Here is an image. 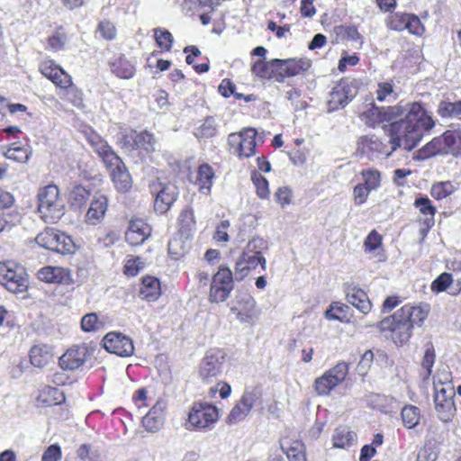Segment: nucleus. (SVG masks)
I'll use <instances>...</instances> for the list:
<instances>
[{
    "label": "nucleus",
    "mask_w": 461,
    "mask_h": 461,
    "mask_svg": "<svg viewBox=\"0 0 461 461\" xmlns=\"http://www.w3.org/2000/svg\"><path fill=\"white\" fill-rule=\"evenodd\" d=\"M165 408L166 402L158 400L143 417L142 424L148 431L156 432L162 427L164 421L163 411Z\"/></svg>",
    "instance_id": "obj_20"
},
{
    "label": "nucleus",
    "mask_w": 461,
    "mask_h": 461,
    "mask_svg": "<svg viewBox=\"0 0 461 461\" xmlns=\"http://www.w3.org/2000/svg\"><path fill=\"white\" fill-rule=\"evenodd\" d=\"M350 307L340 303H333L325 312V317L328 320H337L342 322H348L350 320L349 314Z\"/></svg>",
    "instance_id": "obj_34"
},
{
    "label": "nucleus",
    "mask_w": 461,
    "mask_h": 461,
    "mask_svg": "<svg viewBox=\"0 0 461 461\" xmlns=\"http://www.w3.org/2000/svg\"><path fill=\"white\" fill-rule=\"evenodd\" d=\"M280 62V59H273L269 61L258 59L252 64L251 71L258 77L270 80L274 69L278 68V63Z\"/></svg>",
    "instance_id": "obj_27"
},
{
    "label": "nucleus",
    "mask_w": 461,
    "mask_h": 461,
    "mask_svg": "<svg viewBox=\"0 0 461 461\" xmlns=\"http://www.w3.org/2000/svg\"><path fill=\"white\" fill-rule=\"evenodd\" d=\"M80 461H103V456L98 447L93 445L83 444L77 451Z\"/></svg>",
    "instance_id": "obj_42"
},
{
    "label": "nucleus",
    "mask_w": 461,
    "mask_h": 461,
    "mask_svg": "<svg viewBox=\"0 0 461 461\" xmlns=\"http://www.w3.org/2000/svg\"><path fill=\"white\" fill-rule=\"evenodd\" d=\"M155 194L154 208L159 213L167 212L176 201L179 192L173 183H157L152 185Z\"/></svg>",
    "instance_id": "obj_8"
},
{
    "label": "nucleus",
    "mask_w": 461,
    "mask_h": 461,
    "mask_svg": "<svg viewBox=\"0 0 461 461\" xmlns=\"http://www.w3.org/2000/svg\"><path fill=\"white\" fill-rule=\"evenodd\" d=\"M407 16H408V14H399V13H396V14L391 15L387 21L388 28H390L391 30L396 31V32H402L403 30H406Z\"/></svg>",
    "instance_id": "obj_55"
},
{
    "label": "nucleus",
    "mask_w": 461,
    "mask_h": 461,
    "mask_svg": "<svg viewBox=\"0 0 461 461\" xmlns=\"http://www.w3.org/2000/svg\"><path fill=\"white\" fill-rule=\"evenodd\" d=\"M438 113L441 117H454L461 115V101L457 102H446L439 103L438 107Z\"/></svg>",
    "instance_id": "obj_50"
},
{
    "label": "nucleus",
    "mask_w": 461,
    "mask_h": 461,
    "mask_svg": "<svg viewBox=\"0 0 461 461\" xmlns=\"http://www.w3.org/2000/svg\"><path fill=\"white\" fill-rule=\"evenodd\" d=\"M383 119L391 122L384 127L390 137L392 150L402 147L411 150L421 140L425 131L431 130L435 122L418 102L401 100L396 105L383 107Z\"/></svg>",
    "instance_id": "obj_1"
},
{
    "label": "nucleus",
    "mask_w": 461,
    "mask_h": 461,
    "mask_svg": "<svg viewBox=\"0 0 461 461\" xmlns=\"http://www.w3.org/2000/svg\"><path fill=\"white\" fill-rule=\"evenodd\" d=\"M434 402L439 420L443 422L451 421L456 411L454 399H434Z\"/></svg>",
    "instance_id": "obj_32"
},
{
    "label": "nucleus",
    "mask_w": 461,
    "mask_h": 461,
    "mask_svg": "<svg viewBox=\"0 0 461 461\" xmlns=\"http://www.w3.org/2000/svg\"><path fill=\"white\" fill-rule=\"evenodd\" d=\"M251 180L256 187L257 194L262 198L267 199L269 197L270 191L268 188V181L265 176L256 170L251 172Z\"/></svg>",
    "instance_id": "obj_48"
},
{
    "label": "nucleus",
    "mask_w": 461,
    "mask_h": 461,
    "mask_svg": "<svg viewBox=\"0 0 461 461\" xmlns=\"http://www.w3.org/2000/svg\"><path fill=\"white\" fill-rule=\"evenodd\" d=\"M37 278L46 284H68L71 281L70 271L58 266H45L37 271Z\"/></svg>",
    "instance_id": "obj_14"
},
{
    "label": "nucleus",
    "mask_w": 461,
    "mask_h": 461,
    "mask_svg": "<svg viewBox=\"0 0 461 461\" xmlns=\"http://www.w3.org/2000/svg\"><path fill=\"white\" fill-rule=\"evenodd\" d=\"M135 146L149 153L155 150L156 139L149 131L135 132L132 138Z\"/></svg>",
    "instance_id": "obj_39"
},
{
    "label": "nucleus",
    "mask_w": 461,
    "mask_h": 461,
    "mask_svg": "<svg viewBox=\"0 0 461 461\" xmlns=\"http://www.w3.org/2000/svg\"><path fill=\"white\" fill-rule=\"evenodd\" d=\"M38 211L47 223H55L64 215L65 206L59 198V190L55 185H49L38 193Z\"/></svg>",
    "instance_id": "obj_3"
},
{
    "label": "nucleus",
    "mask_w": 461,
    "mask_h": 461,
    "mask_svg": "<svg viewBox=\"0 0 461 461\" xmlns=\"http://www.w3.org/2000/svg\"><path fill=\"white\" fill-rule=\"evenodd\" d=\"M58 231V230L52 228H46L36 236L35 241L39 246L51 250L55 244L54 240L56 239Z\"/></svg>",
    "instance_id": "obj_49"
},
{
    "label": "nucleus",
    "mask_w": 461,
    "mask_h": 461,
    "mask_svg": "<svg viewBox=\"0 0 461 461\" xmlns=\"http://www.w3.org/2000/svg\"><path fill=\"white\" fill-rule=\"evenodd\" d=\"M230 294V269L228 267H220L218 272L212 279L209 298L212 303L224 302Z\"/></svg>",
    "instance_id": "obj_9"
},
{
    "label": "nucleus",
    "mask_w": 461,
    "mask_h": 461,
    "mask_svg": "<svg viewBox=\"0 0 461 461\" xmlns=\"http://www.w3.org/2000/svg\"><path fill=\"white\" fill-rule=\"evenodd\" d=\"M67 38L63 33L56 32L50 36L48 40V45L53 51H58L63 49L65 46Z\"/></svg>",
    "instance_id": "obj_63"
},
{
    "label": "nucleus",
    "mask_w": 461,
    "mask_h": 461,
    "mask_svg": "<svg viewBox=\"0 0 461 461\" xmlns=\"http://www.w3.org/2000/svg\"><path fill=\"white\" fill-rule=\"evenodd\" d=\"M52 359V348L48 345H36L30 350V360L34 366L43 367Z\"/></svg>",
    "instance_id": "obj_25"
},
{
    "label": "nucleus",
    "mask_w": 461,
    "mask_h": 461,
    "mask_svg": "<svg viewBox=\"0 0 461 461\" xmlns=\"http://www.w3.org/2000/svg\"><path fill=\"white\" fill-rule=\"evenodd\" d=\"M435 395L434 399L442 400V399H454L455 396V389L454 386L450 384H436L434 386Z\"/></svg>",
    "instance_id": "obj_58"
},
{
    "label": "nucleus",
    "mask_w": 461,
    "mask_h": 461,
    "mask_svg": "<svg viewBox=\"0 0 461 461\" xmlns=\"http://www.w3.org/2000/svg\"><path fill=\"white\" fill-rule=\"evenodd\" d=\"M90 197V190L85 186L75 185L69 192V203L74 208H81Z\"/></svg>",
    "instance_id": "obj_36"
},
{
    "label": "nucleus",
    "mask_w": 461,
    "mask_h": 461,
    "mask_svg": "<svg viewBox=\"0 0 461 461\" xmlns=\"http://www.w3.org/2000/svg\"><path fill=\"white\" fill-rule=\"evenodd\" d=\"M213 172L208 164L201 165L196 173L195 184L199 185L200 190H210Z\"/></svg>",
    "instance_id": "obj_40"
},
{
    "label": "nucleus",
    "mask_w": 461,
    "mask_h": 461,
    "mask_svg": "<svg viewBox=\"0 0 461 461\" xmlns=\"http://www.w3.org/2000/svg\"><path fill=\"white\" fill-rule=\"evenodd\" d=\"M62 88L64 89L65 98L71 102L74 106L79 107L82 105V92L78 88H77L72 83L68 86Z\"/></svg>",
    "instance_id": "obj_56"
},
{
    "label": "nucleus",
    "mask_w": 461,
    "mask_h": 461,
    "mask_svg": "<svg viewBox=\"0 0 461 461\" xmlns=\"http://www.w3.org/2000/svg\"><path fill=\"white\" fill-rule=\"evenodd\" d=\"M256 136L257 131L253 128H246L239 133L238 156L240 158H249L256 153Z\"/></svg>",
    "instance_id": "obj_22"
},
{
    "label": "nucleus",
    "mask_w": 461,
    "mask_h": 461,
    "mask_svg": "<svg viewBox=\"0 0 461 461\" xmlns=\"http://www.w3.org/2000/svg\"><path fill=\"white\" fill-rule=\"evenodd\" d=\"M139 294L143 300L148 302L157 301L161 294L159 280L150 276L142 277Z\"/></svg>",
    "instance_id": "obj_24"
},
{
    "label": "nucleus",
    "mask_w": 461,
    "mask_h": 461,
    "mask_svg": "<svg viewBox=\"0 0 461 461\" xmlns=\"http://www.w3.org/2000/svg\"><path fill=\"white\" fill-rule=\"evenodd\" d=\"M437 155H447L442 137H436L419 150V157L425 159Z\"/></svg>",
    "instance_id": "obj_31"
},
{
    "label": "nucleus",
    "mask_w": 461,
    "mask_h": 461,
    "mask_svg": "<svg viewBox=\"0 0 461 461\" xmlns=\"http://www.w3.org/2000/svg\"><path fill=\"white\" fill-rule=\"evenodd\" d=\"M104 327V321L99 320L97 313L91 312L81 319V328L86 332H95Z\"/></svg>",
    "instance_id": "obj_47"
},
{
    "label": "nucleus",
    "mask_w": 461,
    "mask_h": 461,
    "mask_svg": "<svg viewBox=\"0 0 461 461\" xmlns=\"http://www.w3.org/2000/svg\"><path fill=\"white\" fill-rule=\"evenodd\" d=\"M364 184L370 191L375 190L380 185V172L377 170H366L362 172Z\"/></svg>",
    "instance_id": "obj_54"
},
{
    "label": "nucleus",
    "mask_w": 461,
    "mask_h": 461,
    "mask_svg": "<svg viewBox=\"0 0 461 461\" xmlns=\"http://www.w3.org/2000/svg\"><path fill=\"white\" fill-rule=\"evenodd\" d=\"M441 137L447 155L457 156L461 150V130H447Z\"/></svg>",
    "instance_id": "obj_28"
},
{
    "label": "nucleus",
    "mask_w": 461,
    "mask_h": 461,
    "mask_svg": "<svg viewBox=\"0 0 461 461\" xmlns=\"http://www.w3.org/2000/svg\"><path fill=\"white\" fill-rule=\"evenodd\" d=\"M382 244V237L376 230H372L365 240V250L368 252L375 251Z\"/></svg>",
    "instance_id": "obj_59"
},
{
    "label": "nucleus",
    "mask_w": 461,
    "mask_h": 461,
    "mask_svg": "<svg viewBox=\"0 0 461 461\" xmlns=\"http://www.w3.org/2000/svg\"><path fill=\"white\" fill-rule=\"evenodd\" d=\"M103 347L107 352L122 357H131L134 352L133 342L121 332H109L103 339Z\"/></svg>",
    "instance_id": "obj_10"
},
{
    "label": "nucleus",
    "mask_w": 461,
    "mask_h": 461,
    "mask_svg": "<svg viewBox=\"0 0 461 461\" xmlns=\"http://www.w3.org/2000/svg\"><path fill=\"white\" fill-rule=\"evenodd\" d=\"M111 69L117 77L124 79L132 77L135 73L134 65L123 55L118 57L111 63Z\"/></svg>",
    "instance_id": "obj_29"
},
{
    "label": "nucleus",
    "mask_w": 461,
    "mask_h": 461,
    "mask_svg": "<svg viewBox=\"0 0 461 461\" xmlns=\"http://www.w3.org/2000/svg\"><path fill=\"white\" fill-rule=\"evenodd\" d=\"M216 132L215 121L212 117H208L204 122L196 127L194 134L197 139H209Z\"/></svg>",
    "instance_id": "obj_46"
},
{
    "label": "nucleus",
    "mask_w": 461,
    "mask_h": 461,
    "mask_svg": "<svg viewBox=\"0 0 461 461\" xmlns=\"http://www.w3.org/2000/svg\"><path fill=\"white\" fill-rule=\"evenodd\" d=\"M154 37L160 49L169 50L173 44V36L169 31L163 28L154 29Z\"/></svg>",
    "instance_id": "obj_51"
},
{
    "label": "nucleus",
    "mask_w": 461,
    "mask_h": 461,
    "mask_svg": "<svg viewBox=\"0 0 461 461\" xmlns=\"http://www.w3.org/2000/svg\"><path fill=\"white\" fill-rule=\"evenodd\" d=\"M222 363L220 361V356L212 353L206 354L203 357L199 374L204 382H210L212 377H215L221 370Z\"/></svg>",
    "instance_id": "obj_23"
},
{
    "label": "nucleus",
    "mask_w": 461,
    "mask_h": 461,
    "mask_svg": "<svg viewBox=\"0 0 461 461\" xmlns=\"http://www.w3.org/2000/svg\"><path fill=\"white\" fill-rule=\"evenodd\" d=\"M329 103L332 109L344 107L348 104L347 95L343 94V89L339 88V86L334 87L330 92Z\"/></svg>",
    "instance_id": "obj_53"
},
{
    "label": "nucleus",
    "mask_w": 461,
    "mask_h": 461,
    "mask_svg": "<svg viewBox=\"0 0 461 461\" xmlns=\"http://www.w3.org/2000/svg\"><path fill=\"white\" fill-rule=\"evenodd\" d=\"M280 61L281 62L278 63V68L285 71L288 77L297 76L302 72L308 70L311 67L310 60L304 59H280Z\"/></svg>",
    "instance_id": "obj_26"
},
{
    "label": "nucleus",
    "mask_w": 461,
    "mask_h": 461,
    "mask_svg": "<svg viewBox=\"0 0 461 461\" xmlns=\"http://www.w3.org/2000/svg\"><path fill=\"white\" fill-rule=\"evenodd\" d=\"M219 418L218 409L208 402H194L188 413V424L194 429H211Z\"/></svg>",
    "instance_id": "obj_5"
},
{
    "label": "nucleus",
    "mask_w": 461,
    "mask_h": 461,
    "mask_svg": "<svg viewBox=\"0 0 461 461\" xmlns=\"http://www.w3.org/2000/svg\"><path fill=\"white\" fill-rule=\"evenodd\" d=\"M346 299L348 303L360 312L366 314L372 308V303L364 290L355 285H346L344 288Z\"/></svg>",
    "instance_id": "obj_16"
},
{
    "label": "nucleus",
    "mask_w": 461,
    "mask_h": 461,
    "mask_svg": "<svg viewBox=\"0 0 461 461\" xmlns=\"http://www.w3.org/2000/svg\"><path fill=\"white\" fill-rule=\"evenodd\" d=\"M348 372L346 362L338 363L315 380V390L320 395H328L332 389L344 381Z\"/></svg>",
    "instance_id": "obj_6"
},
{
    "label": "nucleus",
    "mask_w": 461,
    "mask_h": 461,
    "mask_svg": "<svg viewBox=\"0 0 461 461\" xmlns=\"http://www.w3.org/2000/svg\"><path fill=\"white\" fill-rule=\"evenodd\" d=\"M32 154L29 146H22L16 143L12 144L6 150L5 156L8 159H12L20 163H26Z\"/></svg>",
    "instance_id": "obj_35"
},
{
    "label": "nucleus",
    "mask_w": 461,
    "mask_h": 461,
    "mask_svg": "<svg viewBox=\"0 0 461 461\" xmlns=\"http://www.w3.org/2000/svg\"><path fill=\"white\" fill-rule=\"evenodd\" d=\"M356 439V434L347 427L336 429L332 437L333 447L337 448H346L353 444Z\"/></svg>",
    "instance_id": "obj_33"
},
{
    "label": "nucleus",
    "mask_w": 461,
    "mask_h": 461,
    "mask_svg": "<svg viewBox=\"0 0 461 461\" xmlns=\"http://www.w3.org/2000/svg\"><path fill=\"white\" fill-rule=\"evenodd\" d=\"M256 301L247 289L239 290L235 297V305L232 306V313H236L237 319L242 323H249L255 315Z\"/></svg>",
    "instance_id": "obj_11"
},
{
    "label": "nucleus",
    "mask_w": 461,
    "mask_h": 461,
    "mask_svg": "<svg viewBox=\"0 0 461 461\" xmlns=\"http://www.w3.org/2000/svg\"><path fill=\"white\" fill-rule=\"evenodd\" d=\"M55 244L51 250L58 253L67 255L71 254L75 250V243L72 239L63 232L58 231L56 239L54 240Z\"/></svg>",
    "instance_id": "obj_37"
},
{
    "label": "nucleus",
    "mask_w": 461,
    "mask_h": 461,
    "mask_svg": "<svg viewBox=\"0 0 461 461\" xmlns=\"http://www.w3.org/2000/svg\"><path fill=\"white\" fill-rule=\"evenodd\" d=\"M144 267V262L140 258H131L125 265V274L128 276H136L140 269Z\"/></svg>",
    "instance_id": "obj_62"
},
{
    "label": "nucleus",
    "mask_w": 461,
    "mask_h": 461,
    "mask_svg": "<svg viewBox=\"0 0 461 461\" xmlns=\"http://www.w3.org/2000/svg\"><path fill=\"white\" fill-rule=\"evenodd\" d=\"M89 142L99 157L102 158L105 166L114 165V163L120 164V157L115 154L108 143L100 136L95 134L90 136Z\"/></svg>",
    "instance_id": "obj_21"
},
{
    "label": "nucleus",
    "mask_w": 461,
    "mask_h": 461,
    "mask_svg": "<svg viewBox=\"0 0 461 461\" xmlns=\"http://www.w3.org/2000/svg\"><path fill=\"white\" fill-rule=\"evenodd\" d=\"M401 416L403 425L408 429H412L419 423L420 409L414 405H406L402 408Z\"/></svg>",
    "instance_id": "obj_43"
},
{
    "label": "nucleus",
    "mask_w": 461,
    "mask_h": 461,
    "mask_svg": "<svg viewBox=\"0 0 461 461\" xmlns=\"http://www.w3.org/2000/svg\"><path fill=\"white\" fill-rule=\"evenodd\" d=\"M260 396L261 391L258 387L246 388L240 401L232 407V422L243 420L249 414L252 407Z\"/></svg>",
    "instance_id": "obj_12"
},
{
    "label": "nucleus",
    "mask_w": 461,
    "mask_h": 461,
    "mask_svg": "<svg viewBox=\"0 0 461 461\" xmlns=\"http://www.w3.org/2000/svg\"><path fill=\"white\" fill-rule=\"evenodd\" d=\"M151 234L150 226L144 220L133 218L125 232V240L131 246L141 245Z\"/></svg>",
    "instance_id": "obj_13"
},
{
    "label": "nucleus",
    "mask_w": 461,
    "mask_h": 461,
    "mask_svg": "<svg viewBox=\"0 0 461 461\" xmlns=\"http://www.w3.org/2000/svg\"><path fill=\"white\" fill-rule=\"evenodd\" d=\"M115 188L119 192H126L131 187V176L124 163L120 158V164L106 165Z\"/></svg>",
    "instance_id": "obj_19"
},
{
    "label": "nucleus",
    "mask_w": 461,
    "mask_h": 461,
    "mask_svg": "<svg viewBox=\"0 0 461 461\" xmlns=\"http://www.w3.org/2000/svg\"><path fill=\"white\" fill-rule=\"evenodd\" d=\"M406 23V30H408L412 34L421 35L425 31L420 18L414 14H408Z\"/></svg>",
    "instance_id": "obj_60"
},
{
    "label": "nucleus",
    "mask_w": 461,
    "mask_h": 461,
    "mask_svg": "<svg viewBox=\"0 0 461 461\" xmlns=\"http://www.w3.org/2000/svg\"><path fill=\"white\" fill-rule=\"evenodd\" d=\"M429 313V305L413 306L406 304L393 315L384 318L378 328L390 331L395 344L403 345L409 341L415 326L421 327Z\"/></svg>",
    "instance_id": "obj_2"
},
{
    "label": "nucleus",
    "mask_w": 461,
    "mask_h": 461,
    "mask_svg": "<svg viewBox=\"0 0 461 461\" xmlns=\"http://www.w3.org/2000/svg\"><path fill=\"white\" fill-rule=\"evenodd\" d=\"M0 284L13 294H22L29 287L25 268L14 261L0 262Z\"/></svg>",
    "instance_id": "obj_4"
},
{
    "label": "nucleus",
    "mask_w": 461,
    "mask_h": 461,
    "mask_svg": "<svg viewBox=\"0 0 461 461\" xmlns=\"http://www.w3.org/2000/svg\"><path fill=\"white\" fill-rule=\"evenodd\" d=\"M38 400L47 406L58 405L64 402L65 394L59 388L45 386L41 391Z\"/></svg>",
    "instance_id": "obj_30"
},
{
    "label": "nucleus",
    "mask_w": 461,
    "mask_h": 461,
    "mask_svg": "<svg viewBox=\"0 0 461 461\" xmlns=\"http://www.w3.org/2000/svg\"><path fill=\"white\" fill-rule=\"evenodd\" d=\"M452 275L447 272L440 274L431 285L434 292H443L452 284Z\"/></svg>",
    "instance_id": "obj_57"
},
{
    "label": "nucleus",
    "mask_w": 461,
    "mask_h": 461,
    "mask_svg": "<svg viewBox=\"0 0 461 461\" xmlns=\"http://www.w3.org/2000/svg\"><path fill=\"white\" fill-rule=\"evenodd\" d=\"M382 109L383 107H377L374 104H371L370 107L361 113V120L370 126L384 122Z\"/></svg>",
    "instance_id": "obj_45"
},
{
    "label": "nucleus",
    "mask_w": 461,
    "mask_h": 461,
    "mask_svg": "<svg viewBox=\"0 0 461 461\" xmlns=\"http://www.w3.org/2000/svg\"><path fill=\"white\" fill-rule=\"evenodd\" d=\"M257 240H253L249 242L248 249L249 252H243L240 258L236 262L234 276L237 281H241L245 276H248L252 268H255L258 265H261L262 268L266 267V259L262 256L260 251H252V248H256Z\"/></svg>",
    "instance_id": "obj_7"
},
{
    "label": "nucleus",
    "mask_w": 461,
    "mask_h": 461,
    "mask_svg": "<svg viewBox=\"0 0 461 461\" xmlns=\"http://www.w3.org/2000/svg\"><path fill=\"white\" fill-rule=\"evenodd\" d=\"M281 448L289 461H306L303 444L301 441H293L287 447L282 442Z\"/></svg>",
    "instance_id": "obj_38"
},
{
    "label": "nucleus",
    "mask_w": 461,
    "mask_h": 461,
    "mask_svg": "<svg viewBox=\"0 0 461 461\" xmlns=\"http://www.w3.org/2000/svg\"><path fill=\"white\" fill-rule=\"evenodd\" d=\"M413 204L422 214L430 216L425 221L428 227L432 226L434 224L436 207L432 205L431 201L427 196H420L415 199Z\"/></svg>",
    "instance_id": "obj_41"
},
{
    "label": "nucleus",
    "mask_w": 461,
    "mask_h": 461,
    "mask_svg": "<svg viewBox=\"0 0 461 461\" xmlns=\"http://www.w3.org/2000/svg\"><path fill=\"white\" fill-rule=\"evenodd\" d=\"M60 456V447L58 445H51L43 453L41 461H58Z\"/></svg>",
    "instance_id": "obj_64"
},
{
    "label": "nucleus",
    "mask_w": 461,
    "mask_h": 461,
    "mask_svg": "<svg viewBox=\"0 0 461 461\" xmlns=\"http://www.w3.org/2000/svg\"><path fill=\"white\" fill-rule=\"evenodd\" d=\"M455 190L456 187L450 181L437 182L432 185L430 194L437 200H442L453 194Z\"/></svg>",
    "instance_id": "obj_44"
},
{
    "label": "nucleus",
    "mask_w": 461,
    "mask_h": 461,
    "mask_svg": "<svg viewBox=\"0 0 461 461\" xmlns=\"http://www.w3.org/2000/svg\"><path fill=\"white\" fill-rule=\"evenodd\" d=\"M435 361V351L432 344L427 346L424 357L422 359V366L428 371V375H429L432 371V367Z\"/></svg>",
    "instance_id": "obj_61"
},
{
    "label": "nucleus",
    "mask_w": 461,
    "mask_h": 461,
    "mask_svg": "<svg viewBox=\"0 0 461 461\" xmlns=\"http://www.w3.org/2000/svg\"><path fill=\"white\" fill-rule=\"evenodd\" d=\"M86 356V347L76 346L67 350V352L59 357V365L62 369L75 370L85 363Z\"/></svg>",
    "instance_id": "obj_17"
},
{
    "label": "nucleus",
    "mask_w": 461,
    "mask_h": 461,
    "mask_svg": "<svg viewBox=\"0 0 461 461\" xmlns=\"http://www.w3.org/2000/svg\"><path fill=\"white\" fill-rule=\"evenodd\" d=\"M40 70L44 77L59 87H66L71 85V77L53 60L50 59L41 62Z\"/></svg>",
    "instance_id": "obj_15"
},
{
    "label": "nucleus",
    "mask_w": 461,
    "mask_h": 461,
    "mask_svg": "<svg viewBox=\"0 0 461 461\" xmlns=\"http://www.w3.org/2000/svg\"><path fill=\"white\" fill-rule=\"evenodd\" d=\"M178 222L182 232L190 231L195 224L193 210L191 208L184 209L179 215Z\"/></svg>",
    "instance_id": "obj_52"
},
{
    "label": "nucleus",
    "mask_w": 461,
    "mask_h": 461,
    "mask_svg": "<svg viewBox=\"0 0 461 461\" xmlns=\"http://www.w3.org/2000/svg\"><path fill=\"white\" fill-rule=\"evenodd\" d=\"M107 198L100 193L94 194L90 207L86 214V221L96 225L104 219L107 211Z\"/></svg>",
    "instance_id": "obj_18"
}]
</instances>
